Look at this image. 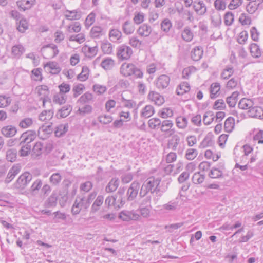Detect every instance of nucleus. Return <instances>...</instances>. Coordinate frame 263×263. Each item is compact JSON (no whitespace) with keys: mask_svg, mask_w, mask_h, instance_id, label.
<instances>
[{"mask_svg":"<svg viewBox=\"0 0 263 263\" xmlns=\"http://www.w3.org/2000/svg\"><path fill=\"white\" fill-rule=\"evenodd\" d=\"M161 180L159 178H155L154 177H149L147 178L141 186L139 196L141 198L145 197L148 192L151 194L154 193L155 192L159 191V185Z\"/></svg>","mask_w":263,"mask_h":263,"instance_id":"f257e3e1","label":"nucleus"},{"mask_svg":"<svg viewBox=\"0 0 263 263\" xmlns=\"http://www.w3.org/2000/svg\"><path fill=\"white\" fill-rule=\"evenodd\" d=\"M32 179V174L28 172H26L20 176L16 182L14 183V186L17 189H24L30 182Z\"/></svg>","mask_w":263,"mask_h":263,"instance_id":"f03ea898","label":"nucleus"},{"mask_svg":"<svg viewBox=\"0 0 263 263\" xmlns=\"http://www.w3.org/2000/svg\"><path fill=\"white\" fill-rule=\"evenodd\" d=\"M119 218L125 221H137L140 219V215L134 210H123L119 213Z\"/></svg>","mask_w":263,"mask_h":263,"instance_id":"7ed1b4c3","label":"nucleus"},{"mask_svg":"<svg viewBox=\"0 0 263 263\" xmlns=\"http://www.w3.org/2000/svg\"><path fill=\"white\" fill-rule=\"evenodd\" d=\"M133 54L132 48L125 45H121L118 48L117 55L122 60H128Z\"/></svg>","mask_w":263,"mask_h":263,"instance_id":"20e7f679","label":"nucleus"},{"mask_svg":"<svg viewBox=\"0 0 263 263\" xmlns=\"http://www.w3.org/2000/svg\"><path fill=\"white\" fill-rule=\"evenodd\" d=\"M37 134L35 130H29L23 133L20 138V144H29L31 142L34 140Z\"/></svg>","mask_w":263,"mask_h":263,"instance_id":"39448f33","label":"nucleus"},{"mask_svg":"<svg viewBox=\"0 0 263 263\" xmlns=\"http://www.w3.org/2000/svg\"><path fill=\"white\" fill-rule=\"evenodd\" d=\"M140 189V183L137 181H134L130 184L127 192V200L132 201L136 198Z\"/></svg>","mask_w":263,"mask_h":263,"instance_id":"423d86ee","label":"nucleus"},{"mask_svg":"<svg viewBox=\"0 0 263 263\" xmlns=\"http://www.w3.org/2000/svg\"><path fill=\"white\" fill-rule=\"evenodd\" d=\"M170 78L166 74L160 75L156 80L155 85L158 89H164L168 87Z\"/></svg>","mask_w":263,"mask_h":263,"instance_id":"0eeeda50","label":"nucleus"},{"mask_svg":"<svg viewBox=\"0 0 263 263\" xmlns=\"http://www.w3.org/2000/svg\"><path fill=\"white\" fill-rule=\"evenodd\" d=\"M148 98L158 106L162 105L165 101L164 98L158 92L154 91H151L149 92Z\"/></svg>","mask_w":263,"mask_h":263,"instance_id":"6e6552de","label":"nucleus"},{"mask_svg":"<svg viewBox=\"0 0 263 263\" xmlns=\"http://www.w3.org/2000/svg\"><path fill=\"white\" fill-rule=\"evenodd\" d=\"M36 89H37L38 95L41 97V99L43 100V106L45 107V102L50 100L48 98L49 93L48 88L46 85H41L37 87Z\"/></svg>","mask_w":263,"mask_h":263,"instance_id":"1a4fd4ad","label":"nucleus"},{"mask_svg":"<svg viewBox=\"0 0 263 263\" xmlns=\"http://www.w3.org/2000/svg\"><path fill=\"white\" fill-rule=\"evenodd\" d=\"M21 170V166L20 164L14 165L9 171L7 177L5 180L6 183H10L17 175Z\"/></svg>","mask_w":263,"mask_h":263,"instance_id":"9d476101","label":"nucleus"},{"mask_svg":"<svg viewBox=\"0 0 263 263\" xmlns=\"http://www.w3.org/2000/svg\"><path fill=\"white\" fill-rule=\"evenodd\" d=\"M135 65L130 63H124L120 68V72L124 77H129L133 75L135 69Z\"/></svg>","mask_w":263,"mask_h":263,"instance_id":"9b49d317","label":"nucleus"},{"mask_svg":"<svg viewBox=\"0 0 263 263\" xmlns=\"http://www.w3.org/2000/svg\"><path fill=\"white\" fill-rule=\"evenodd\" d=\"M52 132V124L48 125H43L38 130V136L40 139H46L48 135Z\"/></svg>","mask_w":263,"mask_h":263,"instance_id":"f8f14e48","label":"nucleus"},{"mask_svg":"<svg viewBox=\"0 0 263 263\" xmlns=\"http://www.w3.org/2000/svg\"><path fill=\"white\" fill-rule=\"evenodd\" d=\"M249 116L259 119H263V108L259 106H254L248 110Z\"/></svg>","mask_w":263,"mask_h":263,"instance_id":"ddd939ff","label":"nucleus"},{"mask_svg":"<svg viewBox=\"0 0 263 263\" xmlns=\"http://www.w3.org/2000/svg\"><path fill=\"white\" fill-rule=\"evenodd\" d=\"M119 184L120 181L118 178H112L106 185L105 191L107 193L115 192L119 187Z\"/></svg>","mask_w":263,"mask_h":263,"instance_id":"4468645a","label":"nucleus"},{"mask_svg":"<svg viewBox=\"0 0 263 263\" xmlns=\"http://www.w3.org/2000/svg\"><path fill=\"white\" fill-rule=\"evenodd\" d=\"M35 3V0H21L17 2V6L23 11L30 9Z\"/></svg>","mask_w":263,"mask_h":263,"instance_id":"2eb2a0df","label":"nucleus"},{"mask_svg":"<svg viewBox=\"0 0 263 263\" xmlns=\"http://www.w3.org/2000/svg\"><path fill=\"white\" fill-rule=\"evenodd\" d=\"M193 8L198 15H203L206 12V7L203 1L194 2Z\"/></svg>","mask_w":263,"mask_h":263,"instance_id":"dca6fc26","label":"nucleus"},{"mask_svg":"<svg viewBox=\"0 0 263 263\" xmlns=\"http://www.w3.org/2000/svg\"><path fill=\"white\" fill-rule=\"evenodd\" d=\"M152 31V27L149 25L143 24L139 27L137 33L141 36L147 37L151 34Z\"/></svg>","mask_w":263,"mask_h":263,"instance_id":"f3484780","label":"nucleus"},{"mask_svg":"<svg viewBox=\"0 0 263 263\" xmlns=\"http://www.w3.org/2000/svg\"><path fill=\"white\" fill-rule=\"evenodd\" d=\"M180 139L178 135H173L172 138L168 140L167 147L173 151H176L180 143Z\"/></svg>","mask_w":263,"mask_h":263,"instance_id":"a211bd4d","label":"nucleus"},{"mask_svg":"<svg viewBox=\"0 0 263 263\" xmlns=\"http://www.w3.org/2000/svg\"><path fill=\"white\" fill-rule=\"evenodd\" d=\"M82 51L86 57L92 58L97 54L98 52V47L97 46L94 47H89L88 45H85L82 48Z\"/></svg>","mask_w":263,"mask_h":263,"instance_id":"6ab92c4d","label":"nucleus"},{"mask_svg":"<svg viewBox=\"0 0 263 263\" xmlns=\"http://www.w3.org/2000/svg\"><path fill=\"white\" fill-rule=\"evenodd\" d=\"M161 130L162 132H169L170 135L174 133V130L171 129L173 126V123L171 120H164L161 122Z\"/></svg>","mask_w":263,"mask_h":263,"instance_id":"aec40b11","label":"nucleus"},{"mask_svg":"<svg viewBox=\"0 0 263 263\" xmlns=\"http://www.w3.org/2000/svg\"><path fill=\"white\" fill-rule=\"evenodd\" d=\"M2 134L6 137H11L15 135L17 130L12 125H7L3 127L1 130Z\"/></svg>","mask_w":263,"mask_h":263,"instance_id":"412c9836","label":"nucleus"},{"mask_svg":"<svg viewBox=\"0 0 263 263\" xmlns=\"http://www.w3.org/2000/svg\"><path fill=\"white\" fill-rule=\"evenodd\" d=\"M92 112V107L90 105L85 104L82 106L79 107L76 114L80 116H85L86 115L91 114Z\"/></svg>","mask_w":263,"mask_h":263,"instance_id":"4be33fe9","label":"nucleus"},{"mask_svg":"<svg viewBox=\"0 0 263 263\" xmlns=\"http://www.w3.org/2000/svg\"><path fill=\"white\" fill-rule=\"evenodd\" d=\"M203 49L201 47H196L191 51V58L195 61H198L202 58Z\"/></svg>","mask_w":263,"mask_h":263,"instance_id":"5701e85b","label":"nucleus"},{"mask_svg":"<svg viewBox=\"0 0 263 263\" xmlns=\"http://www.w3.org/2000/svg\"><path fill=\"white\" fill-rule=\"evenodd\" d=\"M220 85L219 83H213L210 86V97L211 99L218 97L220 94Z\"/></svg>","mask_w":263,"mask_h":263,"instance_id":"b1692460","label":"nucleus"},{"mask_svg":"<svg viewBox=\"0 0 263 263\" xmlns=\"http://www.w3.org/2000/svg\"><path fill=\"white\" fill-rule=\"evenodd\" d=\"M155 113V109L151 105H146L142 110L141 116L145 118H148L152 116Z\"/></svg>","mask_w":263,"mask_h":263,"instance_id":"393cba45","label":"nucleus"},{"mask_svg":"<svg viewBox=\"0 0 263 263\" xmlns=\"http://www.w3.org/2000/svg\"><path fill=\"white\" fill-rule=\"evenodd\" d=\"M44 52H51V54L49 56V58H53L55 57L59 53V50L57 49L56 45L51 44L46 46H44L42 48Z\"/></svg>","mask_w":263,"mask_h":263,"instance_id":"a878e982","label":"nucleus"},{"mask_svg":"<svg viewBox=\"0 0 263 263\" xmlns=\"http://www.w3.org/2000/svg\"><path fill=\"white\" fill-rule=\"evenodd\" d=\"M93 95L89 92H87L80 97L77 101V103L84 105L87 103L93 101Z\"/></svg>","mask_w":263,"mask_h":263,"instance_id":"bb28decb","label":"nucleus"},{"mask_svg":"<svg viewBox=\"0 0 263 263\" xmlns=\"http://www.w3.org/2000/svg\"><path fill=\"white\" fill-rule=\"evenodd\" d=\"M253 105V101L250 99L246 98L241 99L238 103L239 108L242 109L250 110V109L252 107Z\"/></svg>","mask_w":263,"mask_h":263,"instance_id":"cd10ccee","label":"nucleus"},{"mask_svg":"<svg viewBox=\"0 0 263 263\" xmlns=\"http://www.w3.org/2000/svg\"><path fill=\"white\" fill-rule=\"evenodd\" d=\"M65 17L69 20H79L81 16L79 12L77 10L70 11L66 10L65 14Z\"/></svg>","mask_w":263,"mask_h":263,"instance_id":"c85d7f7f","label":"nucleus"},{"mask_svg":"<svg viewBox=\"0 0 263 263\" xmlns=\"http://www.w3.org/2000/svg\"><path fill=\"white\" fill-rule=\"evenodd\" d=\"M122 30L125 34L129 35L135 31V26L129 21H127L122 25Z\"/></svg>","mask_w":263,"mask_h":263,"instance_id":"c756f323","label":"nucleus"},{"mask_svg":"<svg viewBox=\"0 0 263 263\" xmlns=\"http://www.w3.org/2000/svg\"><path fill=\"white\" fill-rule=\"evenodd\" d=\"M239 95V93L238 91H235L233 92L230 96L227 98V103L230 107H233L235 106Z\"/></svg>","mask_w":263,"mask_h":263,"instance_id":"7c9ffc66","label":"nucleus"},{"mask_svg":"<svg viewBox=\"0 0 263 263\" xmlns=\"http://www.w3.org/2000/svg\"><path fill=\"white\" fill-rule=\"evenodd\" d=\"M190 86L188 83L186 82H182L178 86L176 89V93L178 95H183L185 93L189 91Z\"/></svg>","mask_w":263,"mask_h":263,"instance_id":"2f4dec72","label":"nucleus"},{"mask_svg":"<svg viewBox=\"0 0 263 263\" xmlns=\"http://www.w3.org/2000/svg\"><path fill=\"white\" fill-rule=\"evenodd\" d=\"M211 18L212 24L214 27H217L220 26L221 23V18L218 12L213 11L211 14Z\"/></svg>","mask_w":263,"mask_h":263,"instance_id":"473e14b6","label":"nucleus"},{"mask_svg":"<svg viewBox=\"0 0 263 263\" xmlns=\"http://www.w3.org/2000/svg\"><path fill=\"white\" fill-rule=\"evenodd\" d=\"M104 200V197L102 195H99L91 208V212L95 213L97 212L101 205L102 204Z\"/></svg>","mask_w":263,"mask_h":263,"instance_id":"72a5a7b5","label":"nucleus"},{"mask_svg":"<svg viewBox=\"0 0 263 263\" xmlns=\"http://www.w3.org/2000/svg\"><path fill=\"white\" fill-rule=\"evenodd\" d=\"M74 202H76V204L78 205L82 210L83 209H87L89 206L84 195L78 196L76 198Z\"/></svg>","mask_w":263,"mask_h":263,"instance_id":"f704fd0d","label":"nucleus"},{"mask_svg":"<svg viewBox=\"0 0 263 263\" xmlns=\"http://www.w3.org/2000/svg\"><path fill=\"white\" fill-rule=\"evenodd\" d=\"M68 128V125L67 124L58 125L54 131L55 136L58 137L63 136L67 132Z\"/></svg>","mask_w":263,"mask_h":263,"instance_id":"c9c22d12","label":"nucleus"},{"mask_svg":"<svg viewBox=\"0 0 263 263\" xmlns=\"http://www.w3.org/2000/svg\"><path fill=\"white\" fill-rule=\"evenodd\" d=\"M45 67L49 68V71L52 74H58L61 71V69L58 64L56 62H52L47 63L45 65Z\"/></svg>","mask_w":263,"mask_h":263,"instance_id":"e433bc0d","label":"nucleus"},{"mask_svg":"<svg viewBox=\"0 0 263 263\" xmlns=\"http://www.w3.org/2000/svg\"><path fill=\"white\" fill-rule=\"evenodd\" d=\"M43 144L40 142H36L32 148V155L33 157H38L41 155L43 152Z\"/></svg>","mask_w":263,"mask_h":263,"instance_id":"4c0bfd02","label":"nucleus"},{"mask_svg":"<svg viewBox=\"0 0 263 263\" xmlns=\"http://www.w3.org/2000/svg\"><path fill=\"white\" fill-rule=\"evenodd\" d=\"M181 35L183 40L186 42L191 41L194 36L191 29L188 27L184 28Z\"/></svg>","mask_w":263,"mask_h":263,"instance_id":"58836bf2","label":"nucleus"},{"mask_svg":"<svg viewBox=\"0 0 263 263\" xmlns=\"http://www.w3.org/2000/svg\"><path fill=\"white\" fill-rule=\"evenodd\" d=\"M235 125L234 119L230 117L225 121L224 124V130L227 133H230L233 130Z\"/></svg>","mask_w":263,"mask_h":263,"instance_id":"ea45409f","label":"nucleus"},{"mask_svg":"<svg viewBox=\"0 0 263 263\" xmlns=\"http://www.w3.org/2000/svg\"><path fill=\"white\" fill-rule=\"evenodd\" d=\"M109 36L111 41L116 42L122 37V33L118 29H112L109 31Z\"/></svg>","mask_w":263,"mask_h":263,"instance_id":"a19ab883","label":"nucleus"},{"mask_svg":"<svg viewBox=\"0 0 263 263\" xmlns=\"http://www.w3.org/2000/svg\"><path fill=\"white\" fill-rule=\"evenodd\" d=\"M250 50L252 57L254 58H259L261 56V50L258 45L256 44H251L250 46Z\"/></svg>","mask_w":263,"mask_h":263,"instance_id":"79ce46f5","label":"nucleus"},{"mask_svg":"<svg viewBox=\"0 0 263 263\" xmlns=\"http://www.w3.org/2000/svg\"><path fill=\"white\" fill-rule=\"evenodd\" d=\"M53 116V111L52 110H43L39 116V120L44 121L50 119Z\"/></svg>","mask_w":263,"mask_h":263,"instance_id":"37998d69","label":"nucleus"},{"mask_svg":"<svg viewBox=\"0 0 263 263\" xmlns=\"http://www.w3.org/2000/svg\"><path fill=\"white\" fill-rule=\"evenodd\" d=\"M177 126L180 129H184L187 125V120L185 117L180 116L176 119Z\"/></svg>","mask_w":263,"mask_h":263,"instance_id":"c03bdc74","label":"nucleus"},{"mask_svg":"<svg viewBox=\"0 0 263 263\" xmlns=\"http://www.w3.org/2000/svg\"><path fill=\"white\" fill-rule=\"evenodd\" d=\"M42 185V181L41 179L36 180L30 188V192L32 195L36 194Z\"/></svg>","mask_w":263,"mask_h":263,"instance_id":"a18cd8bd","label":"nucleus"},{"mask_svg":"<svg viewBox=\"0 0 263 263\" xmlns=\"http://www.w3.org/2000/svg\"><path fill=\"white\" fill-rule=\"evenodd\" d=\"M17 157V151L12 148L8 149L6 152V159L8 161L13 162L15 161Z\"/></svg>","mask_w":263,"mask_h":263,"instance_id":"49530a36","label":"nucleus"},{"mask_svg":"<svg viewBox=\"0 0 263 263\" xmlns=\"http://www.w3.org/2000/svg\"><path fill=\"white\" fill-rule=\"evenodd\" d=\"M85 89V86L82 84H78L74 85L72 88L73 91V96L74 98H77L79 95L82 94Z\"/></svg>","mask_w":263,"mask_h":263,"instance_id":"de8ad7c7","label":"nucleus"},{"mask_svg":"<svg viewBox=\"0 0 263 263\" xmlns=\"http://www.w3.org/2000/svg\"><path fill=\"white\" fill-rule=\"evenodd\" d=\"M89 70L87 66H83L82 67L81 72L78 76L77 78L81 81H85L89 76Z\"/></svg>","mask_w":263,"mask_h":263,"instance_id":"09e8293b","label":"nucleus"},{"mask_svg":"<svg viewBox=\"0 0 263 263\" xmlns=\"http://www.w3.org/2000/svg\"><path fill=\"white\" fill-rule=\"evenodd\" d=\"M72 109V107L70 105H67L63 106L59 110L60 116L62 118H65L68 116Z\"/></svg>","mask_w":263,"mask_h":263,"instance_id":"8fccbe9b","label":"nucleus"},{"mask_svg":"<svg viewBox=\"0 0 263 263\" xmlns=\"http://www.w3.org/2000/svg\"><path fill=\"white\" fill-rule=\"evenodd\" d=\"M115 65L114 61L110 58H107L102 61L101 65L106 70L110 69Z\"/></svg>","mask_w":263,"mask_h":263,"instance_id":"3c124183","label":"nucleus"},{"mask_svg":"<svg viewBox=\"0 0 263 263\" xmlns=\"http://www.w3.org/2000/svg\"><path fill=\"white\" fill-rule=\"evenodd\" d=\"M81 27L80 23L74 22L73 24L69 25L67 28V31L69 33H78L81 31Z\"/></svg>","mask_w":263,"mask_h":263,"instance_id":"603ef678","label":"nucleus"},{"mask_svg":"<svg viewBox=\"0 0 263 263\" xmlns=\"http://www.w3.org/2000/svg\"><path fill=\"white\" fill-rule=\"evenodd\" d=\"M61 180H62V176L58 173L53 174L50 176V177L49 178L50 182L53 185H55V186L58 185L61 182Z\"/></svg>","mask_w":263,"mask_h":263,"instance_id":"864d4df0","label":"nucleus"},{"mask_svg":"<svg viewBox=\"0 0 263 263\" xmlns=\"http://www.w3.org/2000/svg\"><path fill=\"white\" fill-rule=\"evenodd\" d=\"M214 114L212 112H205L203 119V123L206 125H210L214 121Z\"/></svg>","mask_w":263,"mask_h":263,"instance_id":"5fc2aeb1","label":"nucleus"},{"mask_svg":"<svg viewBox=\"0 0 263 263\" xmlns=\"http://www.w3.org/2000/svg\"><path fill=\"white\" fill-rule=\"evenodd\" d=\"M205 179V176L201 175L200 173H195L192 177V180L194 184H199L202 183Z\"/></svg>","mask_w":263,"mask_h":263,"instance_id":"6e6d98bb","label":"nucleus"},{"mask_svg":"<svg viewBox=\"0 0 263 263\" xmlns=\"http://www.w3.org/2000/svg\"><path fill=\"white\" fill-rule=\"evenodd\" d=\"M57 196L55 194H52L46 201V206L48 208L54 207L57 204Z\"/></svg>","mask_w":263,"mask_h":263,"instance_id":"4d7b16f0","label":"nucleus"},{"mask_svg":"<svg viewBox=\"0 0 263 263\" xmlns=\"http://www.w3.org/2000/svg\"><path fill=\"white\" fill-rule=\"evenodd\" d=\"M129 44L133 47L139 49L142 45V42L138 39V37L133 36L129 39Z\"/></svg>","mask_w":263,"mask_h":263,"instance_id":"13d9d810","label":"nucleus"},{"mask_svg":"<svg viewBox=\"0 0 263 263\" xmlns=\"http://www.w3.org/2000/svg\"><path fill=\"white\" fill-rule=\"evenodd\" d=\"M24 51V48L21 45H15L12 48V53L16 57L22 55Z\"/></svg>","mask_w":263,"mask_h":263,"instance_id":"bf43d9fd","label":"nucleus"},{"mask_svg":"<svg viewBox=\"0 0 263 263\" xmlns=\"http://www.w3.org/2000/svg\"><path fill=\"white\" fill-rule=\"evenodd\" d=\"M69 40L70 41H75L81 44L85 41V37L83 33H79L77 35L70 36Z\"/></svg>","mask_w":263,"mask_h":263,"instance_id":"052dcab7","label":"nucleus"},{"mask_svg":"<svg viewBox=\"0 0 263 263\" xmlns=\"http://www.w3.org/2000/svg\"><path fill=\"white\" fill-rule=\"evenodd\" d=\"M101 49L104 53L110 54L112 51V45L107 41L104 42L102 44Z\"/></svg>","mask_w":263,"mask_h":263,"instance_id":"680f3d73","label":"nucleus"},{"mask_svg":"<svg viewBox=\"0 0 263 263\" xmlns=\"http://www.w3.org/2000/svg\"><path fill=\"white\" fill-rule=\"evenodd\" d=\"M258 8L259 6L254 1H251L247 5L246 10L250 14H253Z\"/></svg>","mask_w":263,"mask_h":263,"instance_id":"e2e57ef3","label":"nucleus"},{"mask_svg":"<svg viewBox=\"0 0 263 263\" xmlns=\"http://www.w3.org/2000/svg\"><path fill=\"white\" fill-rule=\"evenodd\" d=\"M214 144V141L210 136H206L201 142L199 147L202 148L212 146Z\"/></svg>","mask_w":263,"mask_h":263,"instance_id":"0e129e2a","label":"nucleus"},{"mask_svg":"<svg viewBox=\"0 0 263 263\" xmlns=\"http://www.w3.org/2000/svg\"><path fill=\"white\" fill-rule=\"evenodd\" d=\"M209 176L211 178H219L222 177V172L216 168L213 167L209 174Z\"/></svg>","mask_w":263,"mask_h":263,"instance_id":"69168bd1","label":"nucleus"},{"mask_svg":"<svg viewBox=\"0 0 263 263\" xmlns=\"http://www.w3.org/2000/svg\"><path fill=\"white\" fill-rule=\"evenodd\" d=\"M198 152L197 149L193 148L188 149L185 154V158L189 160H192L197 157Z\"/></svg>","mask_w":263,"mask_h":263,"instance_id":"338daca9","label":"nucleus"},{"mask_svg":"<svg viewBox=\"0 0 263 263\" xmlns=\"http://www.w3.org/2000/svg\"><path fill=\"white\" fill-rule=\"evenodd\" d=\"M106 87L104 85L96 84L93 86V90L98 95L104 93L106 92Z\"/></svg>","mask_w":263,"mask_h":263,"instance_id":"774afa93","label":"nucleus"}]
</instances>
